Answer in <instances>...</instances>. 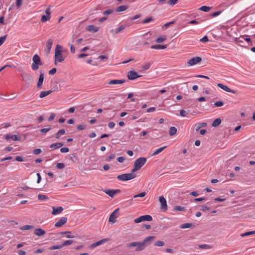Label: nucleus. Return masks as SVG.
Instances as JSON below:
<instances>
[{
  "label": "nucleus",
  "instance_id": "nucleus-59",
  "mask_svg": "<svg viewBox=\"0 0 255 255\" xmlns=\"http://www.w3.org/2000/svg\"><path fill=\"white\" fill-rule=\"evenodd\" d=\"M86 128L85 125H80L77 126V129L78 130H83Z\"/></svg>",
  "mask_w": 255,
  "mask_h": 255
},
{
  "label": "nucleus",
  "instance_id": "nucleus-46",
  "mask_svg": "<svg viewBox=\"0 0 255 255\" xmlns=\"http://www.w3.org/2000/svg\"><path fill=\"white\" fill-rule=\"evenodd\" d=\"M6 38V35H5L0 37V46L5 41Z\"/></svg>",
  "mask_w": 255,
  "mask_h": 255
},
{
  "label": "nucleus",
  "instance_id": "nucleus-27",
  "mask_svg": "<svg viewBox=\"0 0 255 255\" xmlns=\"http://www.w3.org/2000/svg\"><path fill=\"white\" fill-rule=\"evenodd\" d=\"M207 126V123H199L195 125V130L196 131L200 129L202 127H205Z\"/></svg>",
  "mask_w": 255,
  "mask_h": 255
},
{
  "label": "nucleus",
  "instance_id": "nucleus-41",
  "mask_svg": "<svg viewBox=\"0 0 255 255\" xmlns=\"http://www.w3.org/2000/svg\"><path fill=\"white\" fill-rule=\"evenodd\" d=\"M255 231H250V232H247L244 234H242L241 236L242 237H244L247 236L251 235H255Z\"/></svg>",
  "mask_w": 255,
  "mask_h": 255
},
{
  "label": "nucleus",
  "instance_id": "nucleus-13",
  "mask_svg": "<svg viewBox=\"0 0 255 255\" xmlns=\"http://www.w3.org/2000/svg\"><path fill=\"white\" fill-rule=\"evenodd\" d=\"M159 202L161 204L160 208L165 210H167V205L166 201L163 196L159 197Z\"/></svg>",
  "mask_w": 255,
  "mask_h": 255
},
{
  "label": "nucleus",
  "instance_id": "nucleus-53",
  "mask_svg": "<svg viewBox=\"0 0 255 255\" xmlns=\"http://www.w3.org/2000/svg\"><path fill=\"white\" fill-rule=\"evenodd\" d=\"M113 12V10L110 9H108L106 11H104L103 12V14L104 15H109V14L112 13Z\"/></svg>",
  "mask_w": 255,
  "mask_h": 255
},
{
  "label": "nucleus",
  "instance_id": "nucleus-52",
  "mask_svg": "<svg viewBox=\"0 0 255 255\" xmlns=\"http://www.w3.org/2000/svg\"><path fill=\"white\" fill-rule=\"evenodd\" d=\"M214 105L216 107H221L224 105V103L222 101H218L214 103Z\"/></svg>",
  "mask_w": 255,
  "mask_h": 255
},
{
  "label": "nucleus",
  "instance_id": "nucleus-11",
  "mask_svg": "<svg viewBox=\"0 0 255 255\" xmlns=\"http://www.w3.org/2000/svg\"><path fill=\"white\" fill-rule=\"evenodd\" d=\"M68 219L66 217H63L60 218L55 224V227H60L67 222Z\"/></svg>",
  "mask_w": 255,
  "mask_h": 255
},
{
  "label": "nucleus",
  "instance_id": "nucleus-20",
  "mask_svg": "<svg viewBox=\"0 0 255 255\" xmlns=\"http://www.w3.org/2000/svg\"><path fill=\"white\" fill-rule=\"evenodd\" d=\"M125 80H112L108 83L109 84H122L125 82Z\"/></svg>",
  "mask_w": 255,
  "mask_h": 255
},
{
  "label": "nucleus",
  "instance_id": "nucleus-16",
  "mask_svg": "<svg viewBox=\"0 0 255 255\" xmlns=\"http://www.w3.org/2000/svg\"><path fill=\"white\" fill-rule=\"evenodd\" d=\"M5 139L6 140H8L9 139H11L13 141H17L20 139V137H18L16 134H7L5 135Z\"/></svg>",
  "mask_w": 255,
  "mask_h": 255
},
{
  "label": "nucleus",
  "instance_id": "nucleus-21",
  "mask_svg": "<svg viewBox=\"0 0 255 255\" xmlns=\"http://www.w3.org/2000/svg\"><path fill=\"white\" fill-rule=\"evenodd\" d=\"M44 80V75L42 73H40L39 75L38 81L37 84V87L39 88L41 87Z\"/></svg>",
  "mask_w": 255,
  "mask_h": 255
},
{
  "label": "nucleus",
  "instance_id": "nucleus-33",
  "mask_svg": "<svg viewBox=\"0 0 255 255\" xmlns=\"http://www.w3.org/2000/svg\"><path fill=\"white\" fill-rule=\"evenodd\" d=\"M65 133V130L63 129L59 130L55 134V137L59 138L61 135L64 134Z\"/></svg>",
  "mask_w": 255,
  "mask_h": 255
},
{
  "label": "nucleus",
  "instance_id": "nucleus-64",
  "mask_svg": "<svg viewBox=\"0 0 255 255\" xmlns=\"http://www.w3.org/2000/svg\"><path fill=\"white\" fill-rule=\"evenodd\" d=\"M115 126V124L114 122H110V123H109L108 124V126L110 128H114Z\"/></svg>",
  "mask_w": 255,
  "mask_h": 255
},
{
  "label": "nucleus",
  "instance_id": "nucleus-56",
  "mask_svg": "<svg viewBox=\"0 0 255 255\" xmlns=\"http://www.w3.org/2000/svg\"><path fill=\"white\" fill-rule=\"evenodd\" d=\"M69 151L68 147H63L60 149V152L62 153H67Z\"/></svg>",
  "mask_w": 255,
  "mask_h": 255
},
{
  "label": "nucleus",
  "instance_id": "nucleus-48",
  "mask_svg": "<svg viewBox=\"0 0 255 255\" xmlns=\"http://www.w3.org/2000/svg\"><path fill=\"white\" fill-rule=\"evenodd\" d=\"M145 195H146V193L145 192H142L138 194L135 195L133 196V198H135L137 197H143L145 196Z\"/></svg>",
  "mask_w": 255,
  "mask_h": 255
},
{
  "label": "nucleus",
  "instance_id": "nucleus-17",
  "mask_svg": "<svg viewBox=\"0 0 255 255\" xmlns=\"http://www.w3.org/2000/svg\"><path fill=\"white\" fill-rule=\"evenodd\" d=\"M52 44L53 40L51 39H48L47 42H46V47L45 49V51L46 53H48L50 51Z\"/></svg>",
  "mask_w": 255,
  "mask_h": 255
},
{
  "label": "nucleus",
  "instance_id": "nucleus-9",
  "mask_svg": "<svg viewBox=\"0 0 255 255\" xmlns=\"http://www.w3.org/2000/svg\"><path fill=\"white\" fill-rule=\"evenodd\" d=\"M45 14L42 16L41 21L42 22H46L50 19V8L48 7L45 11Z\"/></svg>",
  "mask_w": 255,
  "mask_h": 255
},
{
  "label": "nucleus",
  "instance_id": "nucleus-39",
  "mask_svg": "<svg viewBox=\"0 0 255 255\" xmlns=\"http://www.w3.org/2000/svg\"><path fill=\"white\" fill-rule=\"evenodd\" d=\"M244 36H241L239 38H236V42L240 45H242L241 44L244 43Z\"/></svg>",
  "mask_w": 255,
  "mask_h": 255
},
{
  "label": "nucleus",
  "instance_id": "nucleus-6",
  "mask_svg": "<svg viewBox=\"0 0 255 255\" xmlns=\"http://www.w3.org/2000/svg\"><path fill=\"white\" fill-rule=\"evenodd\" d=\"M152 220V217L149 215H142L136 218L134 220L135 223H140L143 221H151Z\"/></svg>",
  "mask_w": 255,
  "mask_h": 255
},
{
  "label": "nucleus",
  "instance_id": "nucleus-58",
  "mask_svg": "<svg viewBox=\"0 0 255 255\" xmlns=\"http://www.w3.org/2000/svg\"><path fill=\"white\" fill-rule=\"evenodd\" d=\"M50 129H51L50 128H42L40 129V132L43 133H46V132H48V131H49L50 130Z\"/></svg>",
  "mask_w": 255,
  "mask_h": 255
},
{
  "label": "nucleus",
  "instance_id": "nucleus-2",
  "mask_svg": "<svg viewBox=\"0 0 255 255\" xmlns=\"http://www.w3.org/2000/svg\"><path fill=\"white\" fill-rule=\"evenodd\" d=\"M61 46L58 44L56 46L54 55V64L57 65V62H63L65 58L62 54Z\"/></svg>",
  "mask_w": 255,
  "mask_h": 255
},
{
  "label": "nucleus",
  "instance_id": "nucleus-32",
  "mask_svg": "<svg viewBox=\"0 0 255 255\" xmlns=\"http://www.w3.org/2000/svg\"><path fill=\"white\" fill-rule=\"evenodd\" d=\"M128 8V6L123 5H121L120 6H118L117 9L116 11L117 12H121L126 10Z\"/></svg>",
  "mask_w": 255,
  "mask_h": 255
},
{
  "label": "nucleus",
  "instance_id": "nucleus-34",
  "mask_svg": "<svg viewBox=\"0 0 255 255\" xmlns=\"http://www.w3.org/2000/svg\"><path fill=\"white\" fill-rule=\"evenodd\" d=\"M173 210L175 211H184L185 209L184 207L176 206L174 207Z\"/></svg>",
  "mask_w": 255,
  "mask_h": 255
},
{
  "label": "nucleus",
  "instance_id": "nucleus-50",
  "mask_svg": "<svg viewBox=\"0 0 255 255\" xmlns=\"http://www.w3.org/2000/svg\"><path fill=\"white\" fill-rule=\"evenodd\" d=\"M187 114H188L187 112L184 110H181L180 111V115L181 117H186L187 115Z\"/></svg>",
  "mask_w": 255,
  "mask_h": 255
},
{
  "label": "nucleus",
  "instance_id": "nucleus-30",
  "mask_svg": "<svg viewBox=\"0 0 255 255\" xmlns=\"http://www.w3.org/2000/svg\"><path fill=\"white\" fill-rule=\"evenodd\" d=\"M193 227V225L191 223H184L180 226V228L181 229H187L189 228H192Z\"/></svg>",
  "mask_w": 255,
  "mask_h": 255
},
{
  "label": "nucleus",
  "instance_id": "nucleus-10",
  "mask_svg": "<svg viewBox=\"0 0 255 255\" xmlns=\"http://www.w3.org/2000/svg\"><path fill=\"white\" fill-rule=\"evenodd\" d=\"M119 210V208L115 210L110 215L109 221L110 222H112L113 223H115L116 222V219L118 217L117 212L118 210Z\"/></svg>",
  "mask_w": 255,
  "mask_h": 255
},
{
  "label": "nucleus",
  "instance_id": "nucleus-19",
  "mask_svg": "<svg viewBox=\"0 0 255 255\" xmlns=\"http://www.w3.org/2000/svg\"><path fill=\"white\" fill-rule=\"evenodd\" d=\"M34 234L37 236H41L45 234V231L41 228H36L34 231Z\"/></svg>",
  "mask_w": 255,
  "mask_h": 255
},
{
  "label": "nucleus",
  "instance_id": "nucleus-37",
  "mask_svg": "<svg viewBox=\"0 0 255 255\" xmlns=\"http://www.w3.org/2000/svg\"><path fill=\"white\" fill-rule=\"evenodd\" d=\"M33 228V227L31 225H24L20 228L21 230H31Z\"/></svg>",
  "mask_w": 255,
  "mask_h": 255
},
{
  "label": "nucleus",
  "instance_id": "nucleus-38",
  "mask_svg": "<svg viewBox=\"0 0 255 255\" xmlns=\"http://www.w3.org/2000/svg\"><path fill=\"white\" fill-rule=\"evenodd\" d=\"M166 37L165 36L162 35L158 37L156 40V41L157 43H161L163 42L165 40H166Z\"/></svg>",
  "mask_w": 255,
  "mask_h": 255
},
{
  "label": "nucleus",
  "instance_id": "nucleus-29",
  "mask_svg": "<svg viewBox=\"0 0 255 255\" xmlns=\"http://www.w3.org/2000/svg\"><path fill=\"white\" fill-rule=\"evenodd\" d=\"M221 123V120L220 118L215 119L212 124V126L213 127H216L220 125Z\"/></svg>",
  "mask_w": 255,
  "mask_h": 255
},
{
  "label": "nucleus",
  "instance_id": "nucleus-62",
  "mask_svg": "<svg viewBox=\"0 0 255 255\" xmlns=\"http://www.w3.org/2000/svg\"><path fill=\"white\" fill-rule=\"evenodd\" d=\"M221 13V11H217L213 12L211 14V15H212V17H216V16H218V15H220Z\"/></svg>",
  "mask_w": 255,
  "mask_h": 255
},
{
  "label": "nucleus",
  "instance_id": "nucleus-3",
  "mask_svg": "<svg viewBox=\"0 0 255 255\" xmlns=\"http://www.w3.org/2000/svg\"><path fill=\"white\" fill-rule=\"evenodd\" d=\"M147 158L146 157H139L136 159L134 162V167L132 169V172L139 170L146 163Z\"/></svg>",
  "mask_w": 255,
  "mask_h": 255
},
{
  "label": "nucleus",
  "instance_id": "nucleus-54",
  "mask_svg": "<svg viewBox=\"0 0 255 255\" xmlns=\"http://www.w3.org/2000/svg\"><path fill=\"white\" fill-rule=\"evenodd\" d=\"M178 0H169L168 1L167 3L171 5H173L176 3Z\"/></svg>",
  "mask_w": 255,
  "mask_h": 255
},
{
  "label": "nucleus",
  "instance_id": "nucleus-60",
  "mask_svg": "<svg viewBox=\"0 0 255 255\" xmlns=\"http://www.w3.org/2000/svg\"><path fill=\"white\" fill-rule=\"evenodd\" d=\"M57 69L56 68H53L49 71V74L54 75L56 72Z\"/></svg>",
  "mask_w": 255,
  "mask_h": 255
},
{
  "label": "nucleus",
  "instance_id": "nucleus-22",
  "mask_svg": "<svg viewBox=\"0 0 255 255\" xmlns=\"http://www.w3.org/2000/svg\"><path fill=\"white\" fill-rule=\"evenodd\" d=\"M87 30L89 31L95 33L99 30V27L93 25H90L87 27Z\"/></svg>",
  "mask_w": 255,
  "mask_h": 255
},
{
  "label": "nucleus",
  "instance_id": "nucleus-24",
  "mask_svg": "<svg viewBox=\"0 0 255 255\" xmlns=\"http://www.w3.org/2000/svg\"><path fill=\"white\" fill-rule=\"evenodd\" d=\"M167 147V146H164L161 147H160L155 150L154 151V152L151 154L152 156H155L156 155H158L160 152H161L164 149H165Z\"/></svg>",
  "mask_w": 255,
  "mask_h": 255
},
{
  "label": "nucleus",
  "instance_id": "nucleus-42",
  "mask_svg": "<svg viewBox=\"0 0 255 255\" xmlns=\"http://www.w3.org/2000/svg\"><path fill=\"white\" fill-rule=\"evenodd\" d=\"M73 243V241H72V240H67V241H64L61 244V246H62V247H63V246H68V245H71Z\"/></svg>",
  "mask_w": 255,
  "mask_h": 255
},
{
  "label": "nucleus",
  "instance_id": "nucleus-31",
  "mask_svg": "<svg viewBox=\"0 0 255 255\" xmlns=\"http://www.w3.org/2000/svg\"><path fill=\"white\" fill-rule=\"evenodd\" d=\"M177 132V128L174 127H171L169 129V134L170 136L175 135Z\"/></svg>",
  "mask_w": 255,
  "mask_h": 255
},
{
  "label": "nucleus",
  "instance_id": "nucleus-1",
  "mask_svg": "<svg viewBox=\"0 0 255 255\" xmlns=\"http://www.w3.org/2000/svg\"><path fill=\"white\" fill-rule=\"evenodd\" d=\"M155 238L154 236H148L144 239L143 242H132L128 244L127 247L128 248L137 247L136 249V251L143 250L146 247V243L149 241L153 240Z\"/></svg>",
  "mask_w": 255,
  "mask_h": 255
},
{
  "label": "nucleus",
  "instance_id": "nucleus-44",
  "mask_svg": "<svg viewBox=\"0 0 255 255\" xmlns=\"http://www.w3.org/2000/svg\"><path fill=\"white\" fill-rule=\"evenodd\" d=\"M165 243L163 241H158L154 243V246L158 247H162L164 245Z\"/></svg>",
  "mask_w": 255,
  "mask_h": 255
},
{
  "label": "nucleus",
  "instance_id": "nucleus-61",
  "mask_svg": "<svg viewBox=\"0 0 255 255\" xmlns=\"http://www.w3.org/2000/svg\"><path fill=\"white\" fill-rule=\"evenodd\" d=\"M11 125L9 123H3L2 124H1V126L2 128H7L9 127H10Z\"/></svg>",
  "mask_w": 255,
  "mask_h": 255
},
{
  "label": "nucleus",
  "instance_id": "nucleus-4",
  "mask_svg": "<svg viewBox=\"0 0 255 255\" xmlns=\"http://www.w3.org/2000/svg\"><path fill=\"white\" fill-rule=\"evenodd\" d=\"M32 61L31 69L34 71L37 70L39 68V66L42 65L40 58L37 54H35L33 56Z\"/></svg>",
  "mask_w": 255,
  "mask_h": 255
},
{
  "label": "nucleus",
  "instance_id": "nucleus-51",
  "mask_svg": "<svg viewBox=\"0 0 255 255\" xmlns=\"http://www.w3.org/2000/svg\"><path fill=\"white\" fill-rule=\"evenodd\" d=\"M115 157V154H111L109 156L106 157V161L107 162H109L111 160L113 159Z\"/></svg>",
  "mask_w": 255,
  "mask_h": 255
},
{
  "label": "nucleus",
  "instance_id": "nucleus-15",
  "mask_svg": "<svg viewBox=\"0 0 255 255\" xmlns=\"http://www.w3.org/2000/svg\"><path fill=\"white\" fill-rule=\"evenodd\" d=\"M63 211V207L60 206L58 207H52V214L53 215H58L62 213Z\"/></svg>",
  "mask_w": 255,
  "mask_h": 255
},
{
  "label": "nucleus",
  "instance_id": "nucleus-26",
  "mask_svg": "<svg viewBox=\"0 0 255 255\" xmlns=\"http://www.w3.org/2000/svg\"><path fill=\"white\" fill-rule=\"evenodd\" d=\"M51 93H52L51 90H48V91H41L39 94V98H43L47 96V95H49Z\"/></svg>",
  "mask_w": 255,
  "mask_h": 255
},
{
  "label": "nucleus",
  "instance_id": "nucleus-47",
  "mask_svg": "<svg viewBox=\"0 0 255 255\" xmlns=\"http://www.w3.org/2000/svg\"><path fill=\"white\" fill-rule=\"evenodd\" d=\"M62 248V247L61 245H57V246H51V247H50L49 248V250H58V249H60Z\"/></svg>",
  "mask_w": 255,
  "mask_h": 255
},
{
  "label": "nucleus",
  "instance_id": "nucleus-28",
  "mask_svg": "<svg viewBox=\"0 0 255 255\" xmlns=\"http://www.w3.org/2000/svg\"><path fill=\"white\" fill-rule=\"evenodd\" d=\"M167 47L166 45H153L151 46V49H165Z\"/></svg>",
  "mask_w": 255,
  "mask_h": 255
},
{
  "label": "nucleus",
  "instance_id": "nucleus-25",
  "mask_svg": "<svg viewBox=\"0 0 255 255\" xmlns=\"http://www.w3.org/2000/svg\"><path fill=\"white\" fill-rule=\"evenodd\" d=\"M126 28V26L124 25H120L118 28L115 29H113L111 30L112 32H115L116 34H118L121 31L124 30Z\"/></svg>",
  "mask_w": 255,
  "mask_h": 255
},
{
  "label": "nucleus",
  "instance_id": "nucleus-5",
  "mask_svg": "<svg viewBox=\"0 0 255 255\" xmlns=\"http://www.w3.org/2000/svg\"><path fill=\"white\" fill-rule=\"evenodd\" d=\"M136 177V174L134 173V172L131 171L130 173H125L120 175L117 176V179L119 180L123 181H127L131 179L134 178Z\"/></svg>",
  "mask_w": 255,
  "mask_h": 255
},
{
  "label": "nucleus",
  "instance_id": "nucleus-63",
  "mask_svg": "<svg viewBox=\"0 0 255 255\" xmlns=\"http://www.w3.org/2000/svg\"><path fill=\"white\" fill-rule=\"evenodd\" d=\"M140 17V14H136L133 17H130L129 19L130 20H135V19H136L139 18Z\"/></svg>",
  "mask_w": 255,
  "mask_h": 255
},
{
  "label": "nucleus",
  "instance_id": "nucleus-45",
  "mask_svg": "<svg viewBox=\"0 0 255 255\" xmlns=\"http://www.w3.org/2000/svg\"><path fill=\"white\" fill-rule=\"evenodd\" d=\"M153 20V18L152 17H149L144 19L142 21V23H143V24L147 23L148 22L152 21Z\"/></svg>",
  "mask_w": 255,
  "mask_h": 255
},
{
  "label": "nucleus",
  "instance_id": "nucleus-35",
  "mask_svg": "<svg viewBox=\"0 0 255 255\" xmlns=\"http://www.w3.org/2000/svg\"><path fill=\"white\" fill-rule=\"evenodd\" d=\"M38 199L39 200H40V201H45V200H48V197L46 195H45L38 194Z\"/></svg>",
  "mask_w": 255,
  "mask_h": 255
},
{
  "label": "nucleus",
  "instance_id": "nucleus-8",
  "mask_svg": "<svg viewBox=\"0 0 255 255\" xmlns=\"http://www.w3.org/2000/svg\"><path fill=\"white\" fill-rule=\"evenodd\" d=\"M202 59L200 57H195L189 59L187 62L189 66H193L201 62Z\"/></svg>",
  "mask_w": 255,
  "mask_h": 255
},
{
  "label": "nucleus",
  "instance_id": "nucleus-18",
  "mask_svg": "<svg viewBox=\"0 0 255 255\" xmlns=\"http://www.w3.org/2000/svg\"><path fill=\"white\" fill-rule=\"evenodd\" d=\"M109 241V239H103V240H101L99 241H98L97 242H95L93 244H92L90 247L91 248H95L98 246H100L101 245H102V244L105 243V242H107Z\"/></svg>",
  "mask_w": 255,
  "mask_h": 255
},
{
  "label": "nucleus",
  "instance_id": "nucleus-14",
  "mask_svg": "<svg viewBox=\"0 0 255 255\" xmlns=\"http://www.w3.org/2000/svg\"><path fill=\"white\" fill-rule=\"evenodd\" d=\"M217 86H218V87H219V88H221L222 89H223V90H224V91H225L226 92H230V93H233V94L236 93V91L233 90H231L228 86L224 85L223 84H222L221 83H218L217 84Z\"/></svg>",
  "mask_w": 255,
  "mask_h": 255
},
{
  "label": "nucleus",
  "instance_id": "nucleus-36",
  "mask_svg": "<svg viewBox=\"0 0 255 255\" xmlns=\"http://www.w3.org/2000/svg\"><path fill=\"white\" fill-rule=\"evenodd\" d=\"M151 66V63L150 62L145 63L142 66V69L143 70H147Z\"/></svg>",
  "mask_w": 255,
  "mask_h": 255
},
{
  "label": "nucleus",
  "instance_id": "nucleus-40",
  "mask_svg": "<svg viewBox=\"0 0 255 255\" xmlns=\"http://www.w3.org/2000/svg\"><path fill=\"white\" fill-rule=\"evenodd\" d=\"M210 9H211L210 7L205 6V5L202 6L199 8L200 10H201L203 11H204V12H208L210 10Z\"/></svg>",
  "mask_w": 255,
  "mask_h": 255
},
{
  "label": "nucleus",
  "instance_id": "nucleus-7",
  "mask_svg": "<svg viewBox=\"0 0 255 255\" xmlns=\"http://www.w3.org/2000/svg\"><path fill=\"white\" fill-rule=\"evenodd\" d=\"M127 77L129 80H133L141 77V76L138 75L137 73L134 71H130L128 73Z\"/></svg>",
  "mask_w": 255,
  "mask_h": 255
},
{
  "label": "nucleus",
  "instance_id": "nucleus-12",
  "mask_svg": "<svg viewBox=\"0 0 255 255\" xmlns=\"http://www.w3.org/2000/svg\"><path fill=\"white\" fill-rule=\"evenodd\" d=\"M120 189H109L105 191V192L111 197H113L116 194L121 193Z\"/></svg>",
  "mask_w": 255,
  "mask_h": 255
},
{
  "label": "nucleus",
  "instance_id": "nucleus-57",
  "mask_svg": "<svg viewBox=\"0 0 255 255\" xmlns=\"http://www.w3.org/2000/svg\"><path fill=\"white\" fill-rule=\"evenodd\" d=\"M41 149H40V148H36V149H35L34 150H33V153L34 154L37 155V154H38L40 153H41Z\"/></svg>",
  "mask_w": 255,
  "mask_h": 255
},
{
  "label": "nucleus",
  "instance_id": "nucleus-49",
  "mask_svg": "<svg viewBox=\"0 0 255 255\" xmlns=\"http://www.w3.org/2000/svg\"><path fill=\"white\" fill-rule=\"evenodd\" d=\"M56 167L58 169H62L65 167V165L63 163H57Z\"/></svg>",
  "mask_w": 255,
  "mask_h": 255
},
{
  "label": "nucleus",
  "instance_id": "nucleus-43",
  "mask_svg": "<svg viewBox=\"0 0 255 255\" xmlns=\"http://www.w3.org/2000/svg\"><path fill=\"white\" fill-rule=\"evenodd\" d=\"M199 247L200 249H210L211 248V246L207 244L201 245L199 246Z\"/></svg>",
  "mask_w": 255,
  "mask_h": 255
},
{
  "label": "nucleus",
  "instance_id": "nucleus-55",
  "mask_svg": "<svg viewBox=\"0 0 255 255\" xmlns=\"http://www.w3.org/2000/svg\"><path fill=\"white\" fill-rule=\"evenodd\" d=\"M200 41L202 42H207L209 41L208 38L207 36H204L200 39Z\"/></svg>",
  "mask_w": 255,
  "mask_h": 255
},
{
  "label": "nucleus",
  "instance_id": "nucleus-23",
  "mask_svg": "<svg viewBox=\"0 0 255 255\" xmlns=\"http://www.w3.org/2000/svg\"><path fill=\"white\" fill-rule=\"evenodd\" d=\"M63 145V143L62 142L55 143L51 144L50 145V148L52 149H55L62 147Z\"/></svg>",
  "mask_w": 255,
  "mask_h": 255
}]
</instances>
